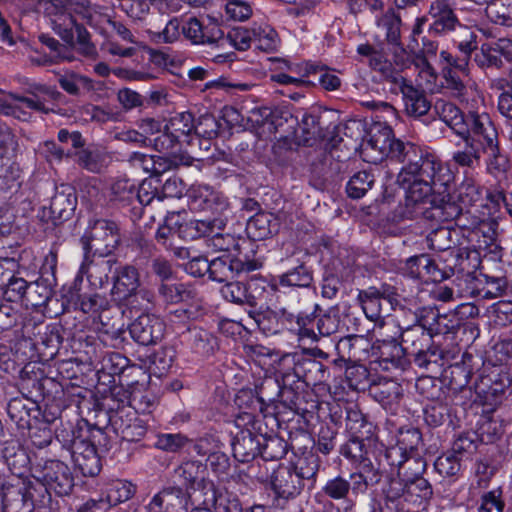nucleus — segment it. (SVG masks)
<instances>
[{"instance_id":"10","label":"nucleus","mask_w":512,"mask_h":512,"mask_svg":"<svg viewBox=\"0 0 512 512\" xmlns=\"http://www.w3.org/2000/svg\"><path fill=\"white\" fill-rule=\"evenodd\" d=\"M46 492L42 486L29 484L22 487H8L3 493V508L5 512H33L40 504V493Z\"/></svg>"},{"instance_id":"6","label":"nucleus","mask_w":512,"mask_h":512,"mask_svg":"<svg viewBox=\"0 0 512 512\" xmlns=\"http://www.w3.org/2000/svg\"><path fill=\"white\" fill-rule=\"evenodd\" d=\"M450 185L448 186V188ZM481 187L471 178H466L453 193L448 189L439 200V210L444 220H452L465 208L482 204Z\"/></svg>"},{"instance_id":"40","label":"nucleus","mask_w":512,"mask_h":512,"mask_svg":"<svg viewBox=\"0 0 512 512\" xmlns=\"http://www.w3.org/2000/svg\"><path fill=\"white\" fill-rule=\"evenodd\" d=\"M320 461L317 455L309 452L299 457L290 467L295 471L299 480L304 486L312 488L315 483V477L319 470Z\"/></svg>"},{"instance_id":"8","label":"nucleus","mask_w":512,"mask_h":512,"mask_svg":"<svg viewBox=\"0 0 512 512\" xmlns=\"http://www.w3.org/2000/svg\"><path fill=\"white\" fill-rule=\"evenodd\" d=\"M375 24L376 36L382 37L391 48L396 64L405 65L408 62V53L401 38V17L393 9H388L376 17Z\"/></svg>"},{"instance_id":"7","label":"nucleus","mask_w":512,"mask_h":512,"mask_svg":"<svg viewBox=\"0 0 512 512\" xmlns=\"http://www.w3.org/2000/svg\"><path fill=\"white\" fill-rule=\"evenodd\" d=\"M276 362L272 363L276 373H278L283 380L294 377L297 381H308L311 379L310 374L315 371L320 373L319 380L324 378L326 372L322 363L305 357L304 353H286L281 356L275 357Z\"/></svg>"},{"instance_id":"46","label":"nucleus","mask_w":512,"mask_h":512,"mask_svg":"<svg viewBox=\"0 0 512 512\" xmlns=\"http://www.w3.org/2000/svg\"><path fill=\"white\" fill-rule=\"evenodd\" d=\"M136 492V486L127 480L115 479L107 483L106 500L110 505H117L129 500Z\"/></svg>"},{"instance_id":"17","label":"nucleus","mask_w":512,"mask_h":512,"mask_svg":"<svg viewBox=\"0 0 512 512\" xmlns=\"http://www.w3.org/2000/svg\"><path fill=\"white\" fill-rule=\"evenodd\" d=\"M188 493L180 486H169L155 494L146 509L147 512H186Z\"/></svg>"},{"instance_id":"59","label":"nucleus","mask_w":512,"mask_h":512,"mask_svg":"<svg viewBox=\"0 0 512 512\" xmlns=\"http://www.w3.org/2000/svg\"><path fill=\"white\" fill-rule=\"evenodd\" d=\"M159 296L165 303L176 304L184 301L190 296V291L183 283H165L162 282L158 287Z\"/></svg>"},{"instance_id":"56","label":"nucleus","mask_w":512,"mask_h":512,"mask_svg":"<svg viewBox=\"0 0 512 512\" xmlns=\"http://www.w3.org/2000/svg\"><path fill=\"white\" fill-rule=\"evenodd\" d=\"M9 98L15 100V104L21 111L28 115V121L31 119V111L49 114L53 109L48 108L40 97L34 93L31 96H22L16 93H9Z\"/></svg>"},{"instance_id":"4","label":"nucleus","mask_w":512,"mask_h":512,"mask_svg":"<svg viewBox=\"0 0 512 512\" xmlns=\"http://www.w3.org/2000/svg\"><path fill=\"white\" fill-rule=\"evenodd\" d=\"M106 440L102 429L88 427L80 430L74 437L71 445L72 459L75 467L85 477L96 476L101 470V461L97 446Z\"/></svg>"},{"instance_id":"43","label":"nucleus","mask_w":512,"mask_h":512,"mask_svg":"<svg viewBox=\"0 0 512 512\" xmlns=\"http://www.w3.org/2000/svg\"><path fill=\"white\" fill-rule=\"evenodd\" d=\"M167 130L173 134L180 143H190L191 133L194 132L195 122L192 113L181 112L177 113L170 118L168 123L165 125Z\"/></svg>"},{"instance_id":"62","label":"nucleus","mask_w":512,"mask_h":512,"mask_svg":"<svg viewBox=\"0 0 512 512\" xmlns=\"http://www.w3.org/2000/svg\"><path fill=\"white\" fill-rule=\"evenodd\" d=\"M201 32L203 34V42L200 44L215 45L219 47V43L224 41V32L220 28L218 22L211 18L206 17L200 19Z\"/></svg>"},{"instance_id":"37","label":"nucleus","mask_w":512,"mask_h":512,"mask_svg":"<svg viewBox=\"0 0 512 512\" xmlns=\"http://www.w3.org/2000/svg\"><path fill=\"white\" fill-rule=\"evenodd\" d=\"M409 61L401 66L394 64L382 53L376 54L373 59L369 60L370 68L378 73L382 80L388 81L398 87L405 78L401 74V70L407 66Z\"/></svg>"},{"instance_id":"21","label":"nucleus","mask_w":512,"mask_h":512,"mask_svg":"<svg viewBox=\"0 0 512 512\" xmlns=\"http://www.w3.org/2000/svg\"><path fill=\"white\" fill-rule=\"evenodd\" d=\"M421 442V434L418 429L412 428L401 432L400 439L395 446L386 450L385 457L392 467L397 468V474L402 469L409 451L412 453Z\"/></svg>"},{"instance_id":"34","label":"nucleus","mask_w":512,"mask_h":512,"mask_svg":"<svg viewBox=\"0 0 512 512\" xmlns=\"http://www.w3.org/2000/svg\"><path fill=\"white\" fill-rule=\"evenodd\" d=\"M374 425L356 407L346 410V430L350 437L369 441L374 434Z\"/></svg>"},{"instance_id":"2","label":"nucleus","mask_w":512,"mask_h":512,"mask_svg":"<svg viewBox=\"0 0 512 512\" xmlns=\"http://www.w3.org/2000/svg\"><path fill=\"white\" fill-rule=\"evenodd\" d=\"M453 178L450 170L436 156L419 148L398 173L397 183L405 189V207L399 206L395 210L393 220L414 217L415 207L419 204L429 202L439 209L433 195L437 193L442 197Z\"/></svg>"},{"instance_id":"9","label":"nucleus","mask_w":512,"mask_h":512,"mask_svg":"<svg viewBox=\"0 0 512 512\" xmlns=\"http://www.w3.org/2000/svg\"><path fill=\"white\" fill-rule=\"evenodd\" d=\"M227 222V216L214 218L212 220H196L185 225V231L189 232L192 239L208 237L207 246L215 251H229L236 246L235 238L230 234L215 232V229L222 230Z\"/></svg>"},{"instance_id":"63","label":"nucleus","mask_w":512,"mask_h":512,"mask_svg":"<svg viewBox=\"0 0 512 512\" xmlns=\"http://www.w3.org/2000/svg\"><path fill=\"white\" fill-rule=\"evenodd\" d=\"M351 490L350 480L336 476L329 479L323 487V493L333 500L347 499Z\"/></svg>"},{"instance_id":"35","label":"nucleus","mask_w":512,"mask_h":512,"mask_svg":"<svg viewBox=\"0 0 512 512\" xmlns=\"http://www.w3.org/2000/svg\"><path fill=\"white\" fill-rule=\"evenodd\" d=\"M402 391L401 385L392 379L379 380L369 388V394L385 408L398 403Z\"/></svg>"},{"instance_id":"26","label":"nucleus","mask_w":512,"mask_h":512,"mask_svg":"<svg viewBox=\"0 0 512 512\" xmlns=\"http://www.w3.org/2000/svg\"><path fill=\"white\" fill-rule=\"evenodd\" d=\"M88 254L85 253L84 255V260L74 283L78 284L82 281L83 276L86 275L89 283L94 288H103L108 284V271L112 268V261L101 260L100 262L93 263V261L89 260Z\"/></svg>"},{"instance_id":"57","label":"nucleus","mask_w":512,"mask_h":512,"mask_svg":"<svg viewBox=\"0 0 512 512\" xmlns=\"http://www.w3.org/2000/svg\"><path fill=\"white\" fill-rule=\"evenodd\" d=\"M253 43V27L251 29L237 27L228 32L224 36V41L219 43V47H224L230 44L235 49L240 51L247 50Z\"/></svg>"},{"instance_id":"54","label":"nucleus","mask_w":512,"mask_h":512,"mask_svg":"<svg viewBox=\"0 0 512 512\" xmlns=\"http://www.w3.org/2000/svg\"><path fill=\"white\" fill-rule=\"evenodd\" d=\"M155 295L153 291L140 287L135 292L130 293L125 299L118 301L130 310L146 311L149 310L154 304Z\"/></svg>"},{"instance_id":"29","label":"nucleus","mask_w":512,"mask_h":512,"mask_svg":"<svg viewBox=\"0 0 512 512\" xmlns=\"http://www.w3.org/2000/svg\"><path fill=\"white\" fill-rule=\"evenodd\" d=\"M29 283L17 276L13 270L3 265V274L0 277V290L4 299L8 302H26Z\"/></svg>"},{"instance_id":"53","label":"nucleus","mask_w":512,"mask_h":512,"mask_svg":"<svg viewBox=\"0 0 512 512\" xmlns=\"http://www.w3.org/2000/svg\"><path fill=\"white\" fill-rule=\"evenodd\" d=\"M202 471L200 462L186 461L174 470L173 479L177 486L188 488L195 483Z\"/></svg>"},{"instance_id":"41","label":"nucleus","mask_w":512,"mask_h":512,"mask_svg":"<svg viewBox=\"0 0 512 512\" xmlns=\"http://www.w3.org/2000/svg\"><path fill=\"white\" fill-rule=\"evenodd\" d=\"M461 53L471 57L472 52L478 48L477 33L467 25L459 22L456 27L448 35Z\"/></svg>"},{"instance_id":"1","label":"nucleus","mask_w":512,"mask_h":512,"mask_svg":"<svg viewBox=\"0 0 512 512\" xmlns=\"http://www.w3.org/2000/svg\"><path fill=\"white\" fill-rule=\"evenodd\" d=\"M434 109L439 118L459 138L453 161L461 167L479 165L481 154L487 155L486 169L494 177H502L510 168L508 156L499 146L498 132L486 112H462L455 104L438 100Z\"/></svg>"},{"instance_id":"27","label":"nucleus","mask_w":512,"mask_h":512,"mask_svg":"<svg viewBox=\"0 0 512 512\" xmlns=\"http://www.w3.org/2000/svg\"><path fill=\"white\" fill-rule=\"evenodd\" d=\"M260 446L261 435H256L249 429L241 430L232 442L233 456L239 462H249L259 455Z\"/></svg>"},{"instance_id":"19","label":"nucleus","mask_w":512,"mask_h":512,"mask_svg":"<svg viewBox=\"0 0 512 512\" xmlns=\"http://www.w3.org/2000/svg\"><path fill=\"white\" fill-rule=\"evenodd\" d=\"M271 486L276 496L284 500L295 498L305 487L290 465H279L273 471Z\"/></svg>"},{"instance_id":"55","label":"nucleus","mask_w":512,"mask_h":512,"mask_svg":"<svg viewBox=\"0 0 512 512\" xmlns=\"http://www.w3.org/2000/svg\"><path fill=\"white\" fill-rule=\"evenodd\" d=\"M150 40L156 44H168L175 42L182 33L181 21L174 17L170 19L162 31H152L147 29Z\"/></svg>"},{"instance_id":"18","label":"nucleus","mask_w":512,"mask_h":512,"mask_svg":"<svg viewBox=\"0 0 512 512\" xmlns=\"http://www.w3.org/2000/svg\"><path fill=\"white\" fill-rule=\"evenodd\" d=\"M295 253L284 261L292 265L285 273L278 277V285L287 288H308L313 283V270Z\"/></svg>"},{"instance_id":"13","label":"nucleus","mask_w":512,"mask_h":512,"mask_svg":"<svg viewBox=\"0 0 512 512\" xmlns=\"http://www.w3.org/2000/svg\"><path fill=\"white\" fill-rule=\"evenodd\" d=\"M370 357L384 371L404 369L406 365L404 348L394 338L377 339L372 343Z\"/></svg>"},{"instance_id":"36","label":"nucleus","mask_w":512,"mask_h":512,"mask_svg":"<svg viewBox=\"0 0 512 512\" xmlns=\"http://www.w3.org/2000/svg\"><path fill=\"white\" fill-rule=\"evenodd\" d=\"M407 481L405 479L393 478L384 489V508L390 512H407L406 498Z\"/></svg>"},{"instance_id":"11","label":"nucleus","mask_w":512,"mask_h":512,"mask_svg":"<svg viewBox=\"0 0 512 512\" xmlns=\"http://www.w3.org/2000/svg\"><path fill=\"white\" fill-rule=\"evenodd\" d=\"M189 205L191 209L210 211L220 217H225L229 211L227 198L208 185H193L189 192Z\"/></svg>"},{"instance_id":"12","label":"nucleus","mask_w":512,"mask_h":512,"mask_svg":"<svg viewBox=\"0 0 512 512\" xmlns=\"http://www.w3.org/2000/svg\"><path fill=\"white\" fill-rule=\"evenodd\" d=\"M402 269L407 276L424 282H441L453 273L451 268L441 269L427 254L411 256Z\"/></svg>"},{"instance_id":"25","label":"nucleus","mask_w":512,"mask_h":512,"mask_svg":"<svg viewBox=\"0 0 512 512\" xmlns=\"http://www.w3.org/2000/svg\"><path fill=\"white\" fill-rule=\"evenodd\" d=\"M372 343L363 335H349L339 340L336 349L341 359L365 361L370 358Z\"/></svg>"},{"instance_id":"51","label":"nucleus","mask_w":512,"mask_h":512,"mask_svg":"<svg viewBox=\"0 0 512 512\" xmlns=\"http://www.w3.org/2000/svg\"><path fill=\"white\" fill-rule=\"evenodd\" d=\"M58 83L65 92L73 96L80 95L81 88L87 90H93L94 88L92 79L75 72L60 74L58 77Z\"/></svg>"},{"instance_id":"58","label":"nucleus","mask_w":512,"mask_h":512,"mask_svg":"<svg viewBox=\"0 0 512 512\" xmlns=\"http://www.w3.org/2000/svg\"><path fill=\"white\" fill-rule=\"evenodd\" d=\"M299 127L302 131L303 141L308 145H312L313 141L325 137L320 126V120L315 115L304 113L299 122Z\"/></svg>"},{"instance_id":"60","label":"nucleus","mask_w":512,"mask_h":512,"mask_svg":"<svg viewBox=\"0 0 512 512\" xmlns=\"http://www.w3.org/2000/svg\"><path fill=\"white\" fill-rule=\"evenodd\" d=\"M416 450L417 449H414L412 453L409 451V455L398 474L399 477L405 480L423 478L421 475L425 471L426 462L418 455Z\"/></svg>"},{"instance_id":"61","label":"nucleus","mask_w":512,"mask_h":512,"mask_svg":"<svg viewBox=\"0 0 512 512\" xmlns=\"http://www.w3.org/2000/svg\"><path fill=\"white\" fill-rule=\"evenodd\" d=\"M480 298L494 299L502 296L507 288V280L504 277L481 275Z\"/></svg>"},{"instance_id":"33","label":"nucleus","mask_w":512,"mask_h":512,"mask_svg":"<svg viewBox=\"0 0 512 512\" xmlns=\"http://www.w3.org/2000/svg\"><path fill=\"white\" fill-rule=\"evenodd\" d=\"M205 498L200 507H209L210 512H242V506L238 497L228 491H217L211 487L207 490Z\"/></svg>"},{"instance_id":"20","label":"nucleus","mask_w":512,"mask_h":512,"mask_svg":"<svg viewBox=\"0 0 512 512\" xmlns=\"http://www.w3.org/2000/svg\"><path fill=\"white\" fill-rule=\"evenodd\" d=\"M504 57L512 61V41L499 39L495 43H484L475 53L474 61L480 68H500Z\"/></svg>"},{"instance_id":"44","label":"nucleus","mask_w":512,"mask_h":512,"mask_svg":"<svg viewBox=\"0 0 512 512\" xmlns=\"http://www.w3.org/2000/svg\"><path fill=\"white\" fill-rule=\"evenodd\" d=\"M184 338L190 348L197 354L209 355L214 350V337L202 328H189L187 333L184 334Z\"/></svg>"},{"instance_id":"42","label":"nucleus","mask_w":512,"mask_h":512,"mask_svg":"<svg viewBox=\"0 0 512 512\" xmlns=\"http://www.w3.org/2000/svg\"><path fill=\"white\" fill-rule=\"evenodd\" d=\"M66 297L71 304L85 314L97 312L105 302L104 298L97 293L81 294L76 283L68 290Z\"/></svg>"},{"instance_id":"64","label":"nucleus","mask_w":512,"mask_h":512,"mask_svg":"<svg viewBox=\"0 0 512 512\" xmlns=\"http://www.w3.org/2000/svg\"><path fill=\"white\" fill-rule=\"evenodd\" d=\"M248 233L256 239H265L272 235L271 215L259 213L253 216L247 224Z\"/></svg>"},{"instance_id":"45","label":"nucleus","mask_w":512,"mask_h":512,"mask_svg":"<svg viewBox=\"0 0 512 512\" xmlns=\"http://www.w3.org/2000/svg\"><path fill=\"white\" fill-rule=\"evenodd\" d=\"M375 176L371 170L354 173L346 184L347 195L352 199H360L373 187Z\"/></svg>"},{"instance_id":"52","label":"nucleus","mask_w":512,"mask_h":512,"mask_svg":"<svg viewBox=\"0 0 512 512\" xmlns=\"http://www.w3.org/2000/svg\"><path fill=\"white\" fill-rule=\"evenodd\" d=\"M486 16L495 24L512 26V5L508 0H491L485 9Z\"/></svg>"},{"instance_id":"50","label":"nucleus","mask_w":512,"mask_h":512,"mask_svg":"<svg viewBox=\"0 0 512 512\" xmlns=\"http://www.w3.org/2000/svg\"><path fill=\"white\" fill-rule=\"evenodd\" d=\"M359 300L366 317L376 321L382 316V297L375 288H369L359 293Z\"/></svg>"},{"instance_id":"22","label":"nucleus","mask_w":512,"mask_h":512,"mask_svg":"<svg viewBox=\"0 0 512 512\" xmlns=\"http://www.w3.org/2000/svg\"><path fill=\"white\" fill-rule=\"evenodd\" d=\"M113 286L111 295L115 301H120L130 296L140 288L139 271L132 265H119L115 268L112 276Z\"/></svg>"},{"instance_id":"16","label":"nucleus","mask_w":512,"mask_h":512,"mask_svg":"<svg viewBox=\"0 0 512 512\" xmlns=\"http://www.w3.org/2000/svg\"><path fill=\"white\" fill-rule=\"evenodd\" d=\"M129 332L136 342L148 346L163 338L165 323L154 314L143 313L130 324Z\"/></svg>"},{"instance_id":"38","label":"nucleus","mask_w":512,"mask_h":512,"mask_svg":"<svg viewBox=\"0 0 512 512\" xmlns=\"http://www.w3.org/2000/svg\"><path fill=\"white\" fill-rule=\"evenodd\" d=\"M413 358L414 363L427 371L437 373L445 364L447 353L435 344L430 342L422 350L416 351Z\"/></svg>"},{"instance_id":"14","label":"nucleus","mask_w":512,"mask_h":512,"mask_svg":"<svg viewBox=\"0 0 512 512\" xmlns=\"http://www.w3.org/2000/svg\"><path fill=\"white\" fill-rule=\"evenodd\" d=\"M209 277L213 281L226 282L243 272L257 270L261 264L256 260H242L223 255L210 261Z\"/></svg>"},{"instance_id":"47","label":"nucleus","mask_w":512,"mask_h":512,"mask_svg":"<svg viewBox=\"0 0 512 512\" xmlns=\"http://www.w3.org/2000/svg\"><path fill=\"white\" fill-rule=\"evenodd\" d=\"M277 32L268 24H255L253 26V43L255 47L264 52L275 51L279 45Z\"/></svg>"},{"instance_id":"15","label":"nucleus","mask_w":512,"mask_h":512,"mask_svg":"<svg viewBox=\"0 0 512 512\" xmlns=\"http://www.w3.org/2000/svg\"><path fill=\"white\" fill-rule=\"evenodd\" d=\"M428 17V32L437 37H446L460 22L454 8L447 0H436L431 3Z\"/></svg>"},{"instance_id":"24","label":"nucleus","mask_w":512,"mask_h":512,"mask_svg":"<svg viewBox=\"0 0 512 512\" xmlns=\"http://www.w3.org/2000/svg\"><path fill=\"white\" fill-rule=\"evenodd\" d=\"M398 88L402 94L405 111L408 115L420 117L428 113L431 103L424 90L414 87L406 79Z\"/></svg>"},{"instance_id":"31","label":"nucleus","mask_w":512,"mask_h":512,"mask_svg":"<svg viewBox=\"0 0 512 512\" xmlns=\"http://www.w3.org/2000/svg\"><path fill=\"white\" fill-rule=\"evenodd\" d=\"M418 324L406 328L401 334V345L404 348V355L412 356L413 358L431 341V334L424 327L422 323V316H419Z\"/></svg>"},{"instance_id":"3","label":"nucleus","mask_w":512,"mask_h":512,"mask_svg":"<svg viewBox=\"0 0 512 512\" xmlns=\"http://www.w3.org/2000/svg\"><path fill=\"white\" fill-rule=\"evenodd\" d=\"M419 148L411 142L391 138V130L385 128L370 134L369 139L362 145V155L365 161L374 164L385 158L404 164L409 158L415 156Z\"/></svg>"},{"instance_id":"49","label":"nucleus","mask_w":512,"mask_h":512,"mask_svg":"<svg viewBox=\"0 0 512 512\" xmlns=\"http://www.w3.org/2000/svg\"><path fill=\"white\" fill-rule=\"evenodd\" d=\"M287 442L278 436L265 437L261 435L259 455L265 461L282 459L287 453Z\"/></svg>"},{"instance_id":"23","label":"nucleus","mask_w":512,"mask_h":512,"mask_svg":"<svg viewBox=\"0 0 512 512\" xmlns=\"http://www.w3.org/2000/svg\"><path fill=\"white\" fill-rule=\"evenodd\" d=\"M118 227L115 222L98 219L89 226L85 235L81 238L85 253L92 250L90 241H102L106 247H114L118 243Z\"/></svg>"},{"instance_id":"5","label":"nucleus","mask_w":512,"mask_h":512,"mask_svg":"<svg viewBox=\"0 0 512 512\" xmlns=\"http://www.w3.org/2000/svg\"><path fill=\"white\" fill-rule=\"evenodd\" d=\"M34 477L38 481L36 487L42 486L46 492L40 493L41 505H47L51 501L53 491L58 496L69 495L74 487V478L67 464L60 460H46L38 464L34 469Z\"/></svg>"},{"instance_id":"39","label":"nucleus","mask_w":512,"mask_h":512,"mask_svg":"<svg viewBox=\"0 0 512 512\" xmlns=\"http://www.w3.org/2000/svg\"><path fill=\"white\" fill-rule=\"evenodd\" d=\"M407 481L406 501L407 512L413 507H420L432 496V487L425 478H416Z\"/></svg>"},{"instance_id":"48","label":"nucleus","mask_w":512,"mask_h":512,"mask_svg":"<svg viewBox=\"0 0 512 512\" xmlns=\"http://www.w3.org/2000/svg\"><path fill=\"white\" fill-rule=\"evenodd\" d=\"M75 161L83 169L98 173L106 163V155L98 149L83 148L75 152Z\"/></svg>"},{"instance_id":"28","label":"nucleus","mask_w":512,"mask_h":512,"mask_svg":"<svg viewBox=\"0 0 512 512\" xmlns=\"http://www.w3.org/2000/svg\"><path fill=\"white\" fill-rule=\"evenodd\" d=\"M77 206V197L73 188L69 185H61L57 188L50 201V212L54 219L67 220Z\"/></svg>"},{"instance_id":"32","label":"nucleus","mask_w":512,"mask_h":512,"mask_svg":"<svg viewBox=\"0 0 512 512\" xmlns=\"http://www.w3.org/2000/svg\"><path fill=\"white\" fill-rule=\"evenodd\" d=\"M453 220L461 227L471 229L472 231L483 230L485 227L491 228L490 211L483 204L465 208Z\"/></svg>"},{"instance_id":"30","label":"nucleus","mask_w":512,"mask_h":512,"mask_svg":"<svg viewBox=\"0 0 512 512\" xmlns=\"http://www.w3.org/2000/svg\"><path fill=\"white\" fill-rule=\"evenodd\" d=\"M422 323L430 334H447L460 326V319L454 314H440L434 309L421 310Z\"/></svg>"}]
</instances>
